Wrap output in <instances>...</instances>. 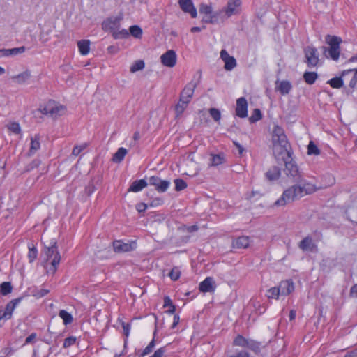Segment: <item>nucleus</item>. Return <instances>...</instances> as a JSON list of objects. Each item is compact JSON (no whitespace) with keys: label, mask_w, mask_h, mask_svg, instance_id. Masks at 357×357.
<instances>
[{"label":"nucleus","mask_w":357,"mask_h":357,"mask_svg":"<svg viewBox=\"0 0 357 357\" xmlns=\"http://www.w3.org/2000/svg\"><path fill=\"white\" fill-rule=\"evenodd\" d=\"M321 186L317 187L315 184L306 183L302 185H293L285 190L280 197L273 204L275 207H283L296 200H298L303 196L315 192Z\"/></svg>","instance_id":"nucleus-1"},{"label":"nucleus","mask_w":357,"mask_h":357,"mask_svg":"<svg viewBox=\"0 0 357 357\" xmlns=\"http://www.w3.org/2000/svg\"><path fill=\"white\" fill-rule=\"evenodd\" d=\"M42 257L45 263H47L52 258L50 262L51 266L47 272H51L52 274L55 273L61 261V255L56 241H52L50 246L45 247Z\"/></svg>","instance_id":"nucleus-2"},{"label":"nucleus","mask_w":357,"mask_h":357,"mask_svg":"<svg viewBox=\"0 0 357 357\" xmlns=\"http://www.w3.org/2000/svg\"><path fill=\"white\" fill-rule=\"evenodd\" d=\"M326 43L329 47H323L324 53L327 58L331 59L334 61H337L340 55V44L342 40L340 37L336 36L326 35L325 37Z\"/></svg>","instance_id":"nucleus-3"},{"label":"nucleus","mask_w":357,"mask_h":357,"mask_svg":"<svg viewBox=\"0 0 357 357\" xmlns=\"http://www.w3.org/2000/svg\"><path fill=\"white\" fill-rule=\"evenodd\" d=\"M66 109V108L64 105L59 104L54 100H49L43 106L40 105L37 111L52 119H56L63 115Z\"/></svg>","instance_id":"nucleus-4"},{"label":"nucleus","mask_w":357,"mask_h":357,"mask_svg":"<svg viewBox=\"0 0 357 357\" xmlns=\"http://www.w3.org/2000/svg\"><path fill=\"white\" fill-rule=\"evenodd\" d=\"M272 142L274 146H279L281 151H287L289 142L284 129L278 125H275L272 132Z\"/></svg>","instance_id":"nucleus-5"},{"label":"nucleus","mask_w":357,"mask_h":357,"mask_svg":"<svg viewBox=\"0 0 357 357\" xmlns=\"http://www.w3.org/2000/svg\"><path fill=\"white\" fill-rule=\"evenodd\" d=\"M305 62L309 68L316 67L319 62L317 49L314 46H307L304 49Z\"/></svg>","instance_id":"nucleus-6"},{"label":"nucleus","mask_w":357,"mask_h":357,"mask_svg":"<svg viewBox=\"0 0 357 357\" xmlns=\"http://www.w3.org/2000/svg\"><path fill=\"white\" fill-rule=\"evenodd\" d=\"M24 296H20L9 301L3 310H0V315L4 318V321L9 320L12 318L13 311L16 307L21 303Z\"/></svg>","instance_id":"nucleus-7"},{"label":"nucleus","mask_w":357,"mask_h":357,"mask_svg":"<svg viewBox=\"0 0 357 357\" xmlns=\"http://www.w3.org/2000/svg\"><path fill=\"white\" fill-rule=\"evenodd\" d=\"M121 20L122 16L109 17L103 21L102 28L105 31H109L112 34L116 30L119 29Z\"/></svg>","instance_id":"nucleus-8"},{"label":"nucleus","mask_w":357,"mask_h":357,"mask_svg":"<svg viewBox=\"0 0 357 357\" xmlns=\"http://www.w3.org/2000/svg\"><path fill=\"white\" fill-rule=\"evenodd\" d=\"M137 243L135 241L124 243L121 240H116L113 242V248L116 252H128L135 250Z\"/></svg>","instance_id":"nucleus-9"},{"label":"nucleus","mask_w":357,"mask_h":357,"mask_svg":"<svg viewBox=\"0 0 357 357\" xmlns=\"http://www.w3.org/2000/svg\"><path fill=\"white\" fill-rule=\"evenodd\" d=\"M241 0H228L227 6L223 8L225 15L229 17L239 13Z\"/></svg>","instance_id":"nucleus-10"},{"label":"nucleus","mask_w":357,"mask_h":357,"mask_svg":"<svg viewBox=\"0 0 357 357\" xmlns=\"http://www.w3.org/2000/svg\"><path fill=\"white\" fill-rule=\"evenodd\" d=\"M177 56L175 51L170 50L161 55L160 61L163 66L169 68L174 67L176 63Z\"/></svg>","instance_id":"nucleus-11"},{"label":"nucleus","mask_w":357,"mask_h":357,"mask_svg":"<svg viewBox=\"0 0 357 357\" xmlns=\"http://www.w3.org/2000/svg\"><path fill=\"white\" fill-rule=\"evenodd\" d=\"M178 4L183 12L190 14L192 18L197 16V11L192 0H178Z\"/></svg>","instance_id":"nucleus-12"},{"label":"nucleus","mask_w":357,"mask_h":357,"mask_svg":"<svg viewBox=\"0 0 357 357\" xmlns=\"http://www.w3.org/2000/svg\"><path fill=\"white\" fill-rule=\"evenodd\" d=\"M236 115L240 118L248 116V102L245 97H241L237 99Z\"/></svg>","instance_id":"nucleus-13"},{"label":"nucleus","mask_w":357,"mask_h":357,"mask_svg":"<svg viewBox=\"0 0 357 357\" xmlns=\"http://www.w3.org/2000/svg\"><path fill=\"white\" fill-rule=\"evenodd\" d=\"M284 171L287 176L292 177L293 178H300L302 176L298 167L292 161L285 162V169Z\"/></svg>","instance_id":"nucleus-14"},{"label":"nucleus","mask_w":357,"mask_h":357,"mask_svg":"<svg viewBox=\"0 0 357 357\" xmlns=\"http://www.w3.org/2000/svg\"><path fill=\"white\" fill-rule=\"evenodd\" d=\"M220 56L225 62V70H231L236 66V61L235 58L230 56L226 50H222L220 52Z\"/></svg>","instance_id":"nucleus-15"},{"label":"nucleus","mask_w":357,"mask_h":357,"mask_svg":"<svg viewBox=\"0 0 357 357\" xmlns=\"http://www.w3.org/2000/svg\"><path fill=\"white\" fill-rule=\"evenodd\" d=\"M196 87V83H194L192 82L188 83L181 92L180 98L190 102Z\"/></svg>","instance_id":"nucleus-16"},{"label":"nucleus","mask_w":357,"mask_h":357,"mask_svg":"<svg viewBox=\"0 0 357 357\" xmlns=\"http://www.w3.org/2000/svg\"><path fill=\"white\" fill-rule=\"evenodd\" d=\"M199 291L204 293L213 292L215 289L214 280L212 277L206 278L199 285Z\"/></svg>","instance_id":"nucleus-17"},{"label":"nucleus","mask_w":357,"mask_h":357,"mask_svg":"<svg viewBox=\"0 0 357 357\" xmlns=\"http://www.w3.org/2000/svg\"><path fill=\"white\" fill-rule=\"evenodd\" d=\"M354 70H345L341 73L340 77H333L328 81H327V84H329L333 89H340L344 85V81L342 79V77L344 75L351 73Z\"/></svg>","instance_id":"nucleus-18"},{"label":"nucleus","mask_w":357,"mask_h":357,"mask_svg":"<svg viewBox=\"0 0 357 357\" xmlns=\"http://www.w3.org/2000/svg\"><path fill=\"white\" fill-rule=\"evenodd\" d=\"M275 84V90L278 91L282 96L289 94L292 89V84L289 81H277Z\"/></svg>","instance_id":"nucleus-19"},{"label":"nucleus","mask_w":357,"mask_h":357,"mask_svg":"<svg viewBox=\"0 0 357 357\" xmlns=\"http://www.w3.org/2000/svg\"><path fill=\"white\" fill-rule=\"evenodd\" d=\"M279 287L282 295H289L294 290L292 280H285L280 282Z\"/></svg>","instance_id":"nucleus-20"},{"label":"nucleus","mask_w":357,"mask_h":357,"mask_svg":"<svg viewBox=\"0 0 357 357\" xmlns=\"http://www.w3.org/2000/svg\"><path fill=\"white\" fill-rule=\"evenodd\" d=\"M250 245V238L248 236H242L232 241V246L234 248H247Z\"/></svg>","instance_id":"nucleus-21"},{"label":"nucleus","mask_w":357,"mask_h":357,"mask_svg":"<svg viewBox=\"0 0 357 357\" xmlns=\"http://www.w3.org/2000/svg\"><path fill=\"white\" fill-rule=\"evenodd\" d=\"M298 247L303 251H312L313 248L315 247V245L313 243L312 238L307 236L301 241Z\"/></svg>","instance_id":"nucleus-22"},{"label":"nucleus","mask_w":357,"mask_h":357,"mask_svg":"<svg viewBox=\"0 0 357 357\" xmlns=\"http://www.w3.org/2000/svg\"><path fill=\"white\" fill-rule=\"evenodd\" d=\"M146 180H136L130 185L128 192H138L146 187Z\"/></svg>","instance_id":"nucleus-23"},{"label":"nucleus","mask_w":357,"mask_h":357,"mask_svg":"<svg viewBox=\"0 0 357 357\" xmlns=\"http://www.w3.org/2000/svg\"><path fill=\"white\" fill-rule=\"evenodd\" d=\"M40 148V136L35 135L34 137L31 138V146L29 151V155L34 154Z\"/></svg>","instance_id":"nucleus-24"},{"label":"nucleus","mask_w":357,"mask_h":357,"mask_svg":"<svg viewBox=\"0 0 357 357\" xmlns=\"http://www.w3.org/2000/svg\"><path fill=\"white\" fill-rule=\"evenodd\" d=\"M31 77V73L29 70H26L20 73L17 75H15L12 77L13 80L17 82L19 84H22L25 83L29 78Z\"/></svg>","instance_id":"nucleus-25"},{"label":"nucleus","mask_w":357,"mask_h":357,"mask_svg":"<svg viewBox=\"0 0 357 357\" xmlns=\"http://www.w3.org/2000/svg\"><path fill=\"white\" fill-rule=\"evenodd\" d=\"M26 51V47L24 46L14 47L11 49H5L4 48V57H9L16 56L17 54L24 53Z\"/></svg>","instance_id":"nucleus-26"},{"label":"nucleus","mask_w":357,"mask_h":357,"mask_svg":"<svg viewBox=\"0 0 357 357\" xmlns=\"http://www.w3.org/2000/svg\"><path fill=\"white\" fill-rule=\"evenodd\" d=\"M77 47L82 55H86L90 51V41L89 40H81L78 41Z\"/></svg>","instance_id":"nucleus-27"},{"label":"nucleus","mask_w":357,"mask_h":357,"mask_svg":"<svg viewBox=\"0 0 357 357\" xmlns=\"http://www.w3.org/2000/svg\"><path fill=\"white\" fill-rule=\"evenodd\" d=\"M304 81L310 85L313 84L318 78V74L316 72L306 71L303 74Z\"/></svg>","instance_id":"nucleus-28"},{"label":"nucleus","mask_w":357,"mask_h":357,"mask_svg":"<svg viewBox=\"0 0 357 357\" xmlns=\"http://www.w3.org/2000/svg\"><path fill=\"white\" fill-rule=\"evenodd\" d=\"M127 152L126 149L123 147L119 148L116 152L114 154L112 160L116 163L121 162L127 154Z\"/></svg>","instance_id":"nucleus-29"},{"label":"nucleus","mask_w":357,"mask_h":357,"mask_svg":"<svg viewBox=\"0 0 357 357\" xmlns=\"http://www.w3.org/2000/svg\"><path fill=\"white\" fill-rule=\"evenodd\" d=\"M189 101L185 100H182L181 98H179L178 102L175 106V112L176 114V116H178L181 115L185 109L187 108Z\"/></svg>","instance_id":"nucleus-30"},{"label":"nucleus","mask_w":357,"mask_h":357,"mask_svg":"<svg viewBox=\"0 0 357 357\" xmlns=\"http://www.w3.org/2000/svg\"><path fill=\"white\" fill-rule=\"evenodd\" d=\"M225 162V157L222 153L212 154L210 158V165L212 166H218Z\"/></svg>","instance_id":"nucleus-31"},{"label":"nucleus","mask_w":357,"mask_h":357,"mask_svg":"<svg viewBox=\"0 0 357 357\" xmlns=\"http://www.w3.org/2000/svg\"><path fill=\"white\" fill-rule=\"evenodd\" d=\"M13 285L10 282H3L0 284V294L7 296L13 291Z\"/></svg>","instance_id":"nucleus-32"},{"label":"nucleus","mask_w":357,"mask_h":357,"mask_svg":"<svg viewBox=\"0 0 357 357\" xmlns=\"http://www.w3.org/2000/svg\"><path fill=\"white\" fill-rule=\"evenodd\" d=\"M267 178H279L281 176V169L273 166L266 174Z\"/></svg>","instance_id":"nucleus-33"},{"label":"nucleus","mask_w":357,"mask_h":357,"mask_svg":"<svg viewBox=\"0 0 357 357\" xmlns=\"http://www.w3.org/2000/svg\"><path fill=\"white\" fill-rule=\"evenodd\" d=\"M163 307H169V309L166 311L167 313L170 314H173L175 313L176 306L173 304L171 298L168 296H166L164 298V305H163Z\"/></svg>","instance_id":"nucleus-34"},{"label":"nucleus","mask_w":357,"mask_h":357,"mask_svg":"<svg viewBox=\"0 0 357 357\" xmlns=\"http://www.w3.org/2000/svg\"><path fill=\"white\" fill-rule=\"evenodd\" d=\"M59 317L63 319L64 325H68L73 322V316L65 310H61L59 313Z\"/></svg>","instance_id":"nucleus-35"},{"label":"nucleus","mask_w":357,"mask_h":357,"mask_svg":"<svg viewBox=\"0 0 357 357\" xmlns=\"http://www.w3.org/2000/svg\"><path fill=\"white\" fill-rule=\"evenodd\" d=\"M38 256V250L34 244L31 243L29 245V252H28V258L30 263L34 261V260L37 258Z\"/></svg>","instance_id":"nucleus-36"},{"label":"nucleus","mask_w":357,"mask_h":357,"mask_svg":"<svg viewBox=\"0 0 357 357\" xmlns=\"http://www.w3.org/2000/svg\"><path fill=\"white\" fill-rule=\"evenodd\" d=\"M281 294L280 289L279 287H273L267 291L266 296L268 298L278 299L279 296Z\"/></svg>","instance_id":"nucleus-37"},{"label":"nucleus","mask_w":357,"mask_h":357,"mask_svg":"<svg viewBox=\"0 0 357 357\" xmlns=\"http://www.w3.org/2000/svg\"><path fill=\"white\" fill-rule=\"evenodd\" d=\"M129 33L136 38H141L142 29L138 25H132L129 28Z\"/></svg>","instance_id":"nucleus-38"},{"label":"nucleus","mask_w":357,"mask_h":357,"mask_svg":"<svg viewBox=\"0 0 357 357\" xmlns=\"http://www.w3.org/2000/svg\"><path fill=\"white\" fill-rule=\"evenodd\" d=\"M112 37L117 40V39H124L129 37L130 33L128 30L123 29L121 30H116L115 32H114L112 34Z\"/></svg>","instance_id":"nucleus-39"},{"label":"nucleus","mask_w":357,"mask_h":357,"mask_svg":"<svg viewBox=\"0 0 357 357\" xmlns=\"http://www.w3.org/2000/svg\"><path fill=\"white\" fill-rule=\"evenodd\" d=\"M156 332H157V331L155 330L154 333H153L154 337H153V340L149 342V344L142 351V354H140L141 357H144V356L149 354L152 351V350L154 348L155 344V335L156 334Z\"/></svg>","instance_id":"nucleus-40"},{"label":"nucleus","mask_w":357,"mask_h":357,"mask_svg":"<svg viewBox=\"0 0 357 357\" xmlns=\"http://www.w3.org/2000/svg\"><path fill=\"white\" fill-rule=\"evenodd\" d=\"M199 13L200 14H203L204 15H208L211 14H218L217 13L213 12V8L211 5L206 3H201L199 6Z\"/></svg>","instance_id":"nucleus-41"},{"label":"nucleus","mask_w":357,"mask_h":357,"mask_svg":"<svg viewBox=\"0 0 357 357\" xmlns=\"http://www.w3.org/2000/svg\"><path fill=\"white\" fill-rule=\"evenodd\" d=\"M262 113L259 109H255L249 117V121L250 123H254L262 119Z\"/></svg>","instance_id":"nucleus-42"},{"label":"nucleus","mask_w":357,"mask_h":357,"mask_svg":"<svg viewBox=\"0 0 357 357\" xmlns=\"http://www.w3.org/2000/svg\"><path fill=\"white\" fill-rule=\"evenodd\" d=\"M50 291L46 289H38L36 287H34L33 289L31 291L32 295L36 297V298H40L46 296Z\"/></svg>","instance_id":"nucleus-43"},{"label":"nucleus","mask_w":357,"mask_h":357,"mask_svg":"<svg viewBox=\"0 0 357 357\" xmlns=\"http://www.w3.org/2000/svg\"><path fill=\"white\" fill-rule=\"evenodd\" d=\"M144 66L145 63L143 60H137L131 66L130 70L132 73H135L144 69Z\"/></svg>","instance_id":"nucleus-44"},{"label":"nucleus","mask_w":357,"mask_h":357,"mask_svg":"<svg viewBox=\"0 0 357 357\" xmlns=\"http://www.w3.org/2000/svg\"><path fill=\"white\" fill-rule=\"evenodd\" d=\"M248 341H249V340H247L241 335H238L234 340V344L246 347V346L248 344Z\"/></svg>","instance_id":"nucleus-45"},{"label":"nucleus","mask_w":357,"mask_h":357,"mask_svg":"<svg viewBox=\"0 0 357 357\" xmlns=\"http://www.w3.org/2000/svg\"><path fill=\"white\" fill-rule=\"evenodd\" d=\"M152 184L155 185V189L158 192H164L167 190L169 185V182L167 180H162L161 183L159 185L156 184L155 182H153Z\"/></svg>","instance_id":"nucleus-46"},{"label":"nucleus","mask_w":357,"mask_h":357,"mask_svg":"<svg viewBox=\"0 0 357 357\" xmlns=\"http://www.w3.org/2000/svg\"><path fill=\"white\" fill-rule=\"evenodd\" d=\"M202 22L206 24H216L218 23V14L204 15Z\"/></svg>","instance_id":"nucleus-47"},{"label":"nucleus","mask_w":357,"mask_h":357,"mask_svg":"<svg viewBox=\"0 0 357 357\" xmlns=\"http://www.w3.org/2000/svg\"><path fill=\"white\" fill-rule=\"evenodd\" d=\"M307 153L309 155H317L320 153L319 149L312 141H310L308 144Z\"/></svg>","instance_id":"nucleus-48"},{"label":"nucleus","mask_w":357,"mask_h":357,"mask_svg":"<svg viewBox=\"0 0 357 357\" xmlns=\"http://www.w3.org/2000/svg\"><path fill=\"white\" fill-rule=\"evenodd\" d=\"M209 114L215 121H218L221 119V113L218 109L211 108L209 109Z\"/></svg>","instance_id":"nucleus-49"},{"label":"nucleus","mask_w":357,"mask_h":357,"mask_svg":"<svg viewBox=\"0 0 357 357\" xmlns=\"http://www.w3.org/2000/svg\"><path fill=\"white\" fill-rule=\"evenodd\" d=\"M181 275V271L178 267H174L169 273V276L173 281L178 280Z\"/></svg>","instance_id":"nucleus-50"},{"label":"nucleus","mask_w":357,"mask_h":357,"mask_svg":"<svg viewBox=\"0 0 357 357\" xmlns=\"http://www.w3.org/2000/svg\"><path fill=\"white\" fill-rule=\"evenodd\" d=\"M8 128L12 132L15 134H20L21 133V128L18 123L12 122L8 126Z\"/></svg>","instance_id":"nucleus-51"},{"label":"nucleus","mask_w":357,"mask_h":357,"mask_svg":"<svg viewBox=\"0 0 357 357\" xmlns=\"http://www.w3.org/2000/svg\"><path fill=\"white\" fill-rule=\"evenodd\" d=\"M175 190L181 191L187 188V183L185 180H174Z\"/></svg>","instance_id":"nucleus-52"},{"label":"nucleus","mask_w":357,"mask_h":357,"mask_svg":"<svg viewBox=\"0 0 357 357\" xmlns=\"http://www.w3.org/2000/svg\"><path fill=\"white\" fill-rule=\"evenodd\" d=\"M76 337L75 336H69L64 340L63 347V348H68L76 342Z\"/></svg>","instance_id":"nucleus-53"},{"label":"nucleus","mask_w":357,"mask_h":357,"mask_svg":"<svg viewBox=\"0 0 357 357\" xmlns=\"http://www.w3.org/2000/svg\"><path fill=\"white\" fill-rule=\"evenodd\" d=\"M96 190V186L93 181H90L85 187V192L88 196H90Z\"/></svg>","instance_id":"nucleus-54"},{"label":"nucleus","mask_w":357,"mask_h":357,"mask_svg":"<svg viewBox=\"0 0 357 357\" xmlns=\"http://www.w3.org/2000/svg\"><path fill=\"white\" fill-rule=\"evenodd\" d=\"M86 147V144L75 146L73 149L72 154L77 156Z\"/></svg>","instance_id":"nucleus-55"},{"label":"nucleus","mask_w":357,"mask_h":357,"mask_svg":"<svg viewBox=\"0 0 357 357\" xmlns=\"http://www.w3.org/2000/svg\"><path fill=\"white\" fill-rule=\"evenodd\" d=\"M40 164V160L38 159L33 160L29 165L26 167V171L29 172L34 168L38 167Z\"/></svg>","instance_id":"nucleus-56"},{"label":"nucleus","mask_w":357,"mask_h":357,"mask_svg":"<svg viewBox=\"0 0 357 357\" xmlns=\"http://www.w3.org/2000/svg\"><path fill=\"white\" fill-rule=\"evenodd\" d=\"M246 347L255 351V352L258 351L259 350V345L257 342L253 341V340H250L248 341V345L246 346Z\"/></svg>","instance_id":"nucleus-57"},{"label":"nucleus","mask_w":357,"mask_h":357,"mask_svg":"<svg viewBox=\"0 0 357 357\" xmlns=\"http://www.w3.org/2000/svg\"><path fill=\"white\" fill-rule=\"evenodd\" d=\"M121 326L123 329V334L126 335V337H128L131 328L130 324L121 321Z\"/></svg>","instance_id":"nucleus-58"},{"label":"nucleus","mask_w":357,"mask_h":357,"mask_svg":"<svg viewBox=\"0 0 357 357\" xmlns=\"http://www.w3.org/2000/svg\"><path fill=\"white\" fill-rule=\"evenodd\" d=\"M166 351L165 347H162L156 350L150 357H162Z\"/></svg>","instance_id":"nucleus-59"},{"label":"nucleus","mask_w":357,"mask_h":357,"mask_svg":"<svg viewBox=\"0 0 357 357\" xmlns=\"http://www.w3.org/2000/svg\"><path fill=\"white\" fill-rule=\"evenodd\" d=\"M37 336V334L36 333H32L30 334L25 340L24 344H31L34 342Z\"/></svg>","instance_id":"nucleus-60"},{"label":"nucleus","mask_w":357,"mask_h":357,"mask_svg":"<svg viewBox=\"0 0 357 357\" xmlns=\"http://www.w3.org/2000/svg\"><path fill=\"white\" fill-rule=\"evenodd\" d=\"M147 204L143 202L139 203L136 205V209L139 213L144 212L147 209Z\"/></svg>","instance_id":"nucleus-61"},{"label":"nucleus","mask_w":357,"mask_h":357,"mask_svg":"<svg viewBox=\"0 0 357 357\" xmlns=\"http://www.w3.org/2000/svg\"><path fill=\"white\" fill-rule=\"evenodd\" d=\"M163 204V200L160 198H155L153 199L151 203L150 206L151 207H156Z\"/></svg>","instance_id":"nucleus-62"},{"label":"nucleus","mask_w":357,"mask_h":357,"mask_svg":"<svg viewBox=\"0 0 357 357\" xmlns=\"http://www.w3.org/2000/svg\"><path fill=\"white\" fill-rule=\"evenodd\" d=\"M228 357H250L249 354L245 351H241Z\"/></svg>","instance_id":"nucleus-63"},{"label":"nucleus","mask_w":357,"mask_h":357,"mask_svg":"<svg viewBox=\"0 0 357 357\" xmlns=\"http://www.w3.org/2000/svg\"><path fill=\"white\" fill-rule=\"evenodd\" d=\"M356 84H357V75L354 74L353 77L351 78V79L349 82V86L350 88L354 89L356 86Z\"/></svg>","instance_id":"nucleus-64"}]
</instances>
